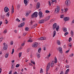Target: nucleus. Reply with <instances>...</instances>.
Wrapping results in <instances>:
<instances>
[{
  "label": "nucleus",
  "instance_id": "f257e3e1",
  "mask_svg": "<svg viewBox=\"0 0 74 74\" xmlns=\"http://www.w3.org/2000/svg\"><path fill=\"white\" fill-rule=\"evenodd\" d=\"M38 12H35L32 15L31 17H32V18H34V17L37 18V16H38Z\"/></svg>",
  "mask_w": 74,
  "mask_h": 74
},
{
  "label": "nucleus",
  "instance_id": "f03ea898",
  "mask_svg": "<svg viewBox=\"0 0 74 74\" xmlns=\"http://www.w3.org/2000/svg\"><path fill=\"white\" fill-rule=\"evenodd\" d=\"M60 11V8H59V6H57V8L55 10V12H56V14H59V11Z\"/></svg>",
  "mask_w": 74,
  "mask_h": 74
},
{
  "label": "nucleus",
  "instance_id": "7ed1b4c3",
  "mask_svg": "<svg viewBox=\"0 0 74 74\" xmlns=\"http://www.w3.org/2000/svg\"><path fill=\"white\" fill-rule=\"evenodd\" d=\"M65 4L67 6H69L71 4L70 1L69 0H67L65 2Z\"/></svg>",
  "mask_w": 74,
  "mask_h": 74
},
{
  "label": "nucleus",
  "instance_id": "20e7f679",
  "mask_svg": "<svg viewBox=\"0 0 74 74\" xmlns=\"http://www.w3.org/2000/svg\"><path fill=\"white\" fill-rule=\"evenodd\" d=\"M50 66H51V63H49L47 66V67H46V72H47L49 70V68H50Z\"/></svg>",
  "mask_w": 74,
  "mask_h": 74
},
{
  "label": "nucleus",
  "instance_id": "39448f33",
  "mask_svg": "<svg viewBox=\"0 0 74 74\" xmlns=\"http://www.w3.org/2000/svg\"><path fill=\"white\" fill-rule=\"evenodd\" d=\"M37 46H38V43L36 42L33 45L32 47L33 48H34V47L36 48V47H37Z\"/></svg>",
  "mask_w": 74,
  "mask_h": 74
},
{
  "label": "nucleus",
  "instance_id": "423d86ee",
  "mask_svg": "<svg viewBox=\"0 0 74 74\" xmlns=\"http://www.w3.org/2000/svg\"><path fill=\"white\" fill-rule=\"evenodd\" d=\"M9 11V8L8 7H6L4 8V11L5 12H7Z\"/></svg>",
  "mask_w": 74,
  "mask_h": 74
},
{
  "label": "nucleus",
  "instance_id": "0eeeda50",
  "mask_svg": "<svg viewBox=\"0 0 74 74\" xmlns=\"http://www.w3.org/2000/svg\"><path fill=\"white\" fill-rule=\"evenodd\" d=\"M57 24L56 23H54L53 25V30H55L57 27Z\"/></svg>",
  "mask_w": 74,
  "mask_h": 74
},
{
  "label": "nucleus",
  "instance_id": "6e6552de",
  "mask_svg": "<svg viewBox=\"0 0 74 74\" xmlns=\"http://www.w3.org/2000/svg\"><path fill=\"white\" fill-rule=\"evenodd\" d=\"M47 38L46 37H41L39 38H38V40H45Z\"/></svg>",
  "mask_w": 74,
  "mask_h": 74
},
{
  "label": "nucleus",
  "instance_id": "1a4fd4ad",
  "mask_svg": "<svg viewBox=\"0 0 74 74\" xmlns=\"http://www.w3.org/2000/svg\"><path fill=\"white\" fill-rule=\"evenodd\" d=\"M64 21H69V17H65L64 18Z\"/></svg>",
  "mask_w": 74,
  "mask_h": 74
},
{
  "label": "nucleus",
  "instance_id": "9d476101",
  "mask_svg": "<svg viewBox=\"0 0 74 74\" xmlns=\"http://www.w3.org/2000/svg\"><path fill=\"white\" fill-rule=\"evenodd\" d=\"M8 48V45L7 44H6L4 46L3 49L4 50H7Z\"/></svg>",
  "mask_w": 74,
  "mask_h": 74
},
{
  "label": "nucleus",
  "instance_id": "9b49d317",
  "mask_svg": "<svg viewBox=\"0 0 74 74\" xmlns=\"http://www.w3.org/2000/svg\"><path fill=\"white\" fill-rule=\"evenodd\" d=\"M50 17L51 16H48L45 19V21H48L49 19V18H50Z\"/></svg>",
  "mask_w": 74,
  "mask_h": 74
},
{
  "label": "nucleus",
  "instance_id": "f8f14e48",
  "mask_svg": "<svg viewBox=\"0 0 74 74\" xmlns=\"http://www.w3.org/2000/svg\"><path fill=\"white\" fill-rule=\"evenodd\" d=\"M42 12L40 11L38 13V15H39L40 18H41L42 16Z\"/></svg>",
  "mask_w": 74,
  "mask_h": 74
},
{
  "label": "nucleus",
  "instance_id": "ddd939ff",
  "mask_svg": "<svg viewBox=\"0 0 74 74\" xmlns=\"http://www.w3.org/2000/svg\"><path fill=\"white\" fill-rule=\"evenodd\" d=\"M36 8L37 9H38V8H39L40 7V4L39 2H38L36 4Z\"/></svg>",
  "mask_w": 74,
  "mask_h": 74
},
{
  "label": "nucleus",
  "instance_id": "4468645a",
  "mask_svg": "<svg viewBox=\"0 0 74 74\" xmlns=\"http://www.w3.org/2000/svg\"><path fill=\"white\" fill-rule=\"evenodd\" d=\"M44 21H45L44 19H42L39 21L38 23H44Z\"/></svg>",
  "mask_w": 74,
  "mask_h": 74
},
{
  "label": "nucleus",
  "instance_id": "2eb2a0df",
  "mask_svg": "<svg viewBox=\"0 0 74 74\" xmlns=\"http://www.w3.org/2000/svg\"><path fill=\"white\" fill-rule=\"evenodd\" d=\"M25 25V23H23L21 24L20 25L18 26V27H22Z\"/></svg>",
  "mask_w": 74,
  "mask_h": 74
},
{
  "label": "nucleus",
  "instance_id": "dca6fc26",
  "mask_svg": "<svg viewBox=\"0 0 74 74\" xmlns=\"http://www.w3.org/2000/svg\"><path fill=\"white\" fill-rule=\"evenodd\" d=\"M58 50L60 53H63V50H62V48L60 47H59L58 48Z\"/></svg>",
  "mask_w": 74,
  "mask_h": 74
},
{
  "label": "nucleus",
  "instance_id": "f3484780",
  "mask_svg": "<svg viewBox=\"0 0 74 74\" xmlns=\"http://www.w3.org/2000/svg\"><path fill=\"white\" fill-rule=\"evenodd\" d=\"M14 12V6L12 5V11H11V14H12Z\"/></svg>",
  "mask_w": 74,
  "mask_h": 74
},
{
  "label": "nucleus",
  "instance_id": "a211bd4d",
  "mask_svg": "<svg viewBox=\"0 0 74 74\" xmlns=\"http://www.w3.org/2000/svg\"><path fill=\"white\" fill-rule=\"evenodd\" d=\"M24 4H25V6H26V5H27V4H26L27 3V0H24Z\"/></svg>",
  "mask_w": 74,
  "mask_h": 74
},
{
  "label": "nucleus",
  "instance_id": "6ab92c4d",
  "mask_svg": "<svg viewBox=\"0 0 74 74\" xmlns=\"http://www.w3.org/2000/svg\"><path fill=\"white\" fill-rule=\"evenodd\" d=\"M53 37H55V35H56V30H54L53 32Z\"/></svg>",
  "mask_w": 74,
  "mask_h": 74
},
{
  "label": "nucleus",
  "instance_id": "aec40b11",
  "mask_svg": "<svg viewBox=\"0 0 74 74\" xmlns=\"http://www.w3.org/2000/svg\"><path fill=\"white\" fill-rule=\"evenodd\" d=\"M21 7V5L18 4V5L17 6V8L18 10H19V8H20V7Z\"/></svg>",
  "mask_w": 74,
  "mask_h": 74
},
{
  "label": "nucleus",
  "instance_id": "412c9836",
  "mask_svg": "<svg viewBox=\"0 0 74 74\" xmlns=\"http://www.w3.org/2000/svg\"><path fill=\"white\" fill-rule=\"evenodd\" d=\"M8 55H9V54L8 53H7L5 56V58H7L8 57Z\"/></svg>",
  "mask_w": 74,
  "mask_h": 74
},
{
  "label": "nucleus",
  "instance_id": "4be33fe9",
  "mask_svg": "<svg viewBox=\"0 0 74 74\" xmlns=\"http://www.w3.org/2000/svg\"><path fill=\"white\" fill-rule=\"evenodd\" d=\"M63 30L65 32H67V28L66 27H64L63 28Z\"/></svg>",
  "mask_w": 74,
  "mask_h": 74
},
{
  "label": "nucleus",
  "instance_id": "5701e85b",
  "mask_svg": "<svg viewBox=\"0 0 74 74\" xmlns=\"http://www.w3.org/2000/svg\"><path fill=\"white\" fill-rule=\"evenodd\" d=\"M57 44L58 45H60V41L58 40L57 41Z\"/></svg>",
  "mask_w": 74,
  "mask_h": 74
},
{
  "label": "nucleus",
  "instance_id": "b1692460",
  "mask_svg": "<svg viewBox=\"0 0 74 74\" xmlns=\"http://www.w3.org/2000/svg\"><path fill=\"white\" fill-rule=\"evenodd\" d=\"M3 40V37H2L0 38V42H1Z\"/></svg>",
  "mask_w": 74,
  "mask_h": 74
},
{
  "label": "nucleus",
  "instance_id": "393cba45",
  "mask_svg": "<svg viewBox=\"0 0 74 74\" xmlns=\"http://www.w3.org/2000/svg\"><path fill=\"white\" fill-rule=\"evenodd\" d=\"M40 73H44V71H43V70L42 68H41L40 71Z\"/></svg>",
  "mask_w": 74,
  "mask_h": 74
},
{
  "label": "nucleus",
  "instance_id": "a878e982",
  "mask_svg": "<svg viewBox=\"0 0 74 74\" xmlns=\"http://www.w3.org/2000/svg\"><path fill=\"white\" fill-rule=\"evenodd\" d=\"M59 26H58L56 28V30L57 32L59 30Z\"/></svg>",
  "mask_w": 74,
  "mask_h": 74
},
{
  "label": "nucleus",
  "instance_id": "bb28decb",
  "mask_svg": "<svg viewBox=\"0 0 74 74\" xmlns=\"http://www.w3.org/2000/svg\"><path fill=\"white\" fill-rule=\"evenodd\" d=\"M27 42H33V40L32 39H29L27 41Z\"/></svg>",
  "mask_w": 74,
  "mask_h": 74
},
{
  "label": "nucleus",
  "instance_id": "cd10ccee",
  "mask_svg": "<svg viewBox=\"0 0 74 74\" xmlns=\"http://www.w3.org/2000/svg\"><path fill=\"white\" fill-rule=\"evenodd\" d=\"M54 60V62H55V63H56L58 62L57 61V58L56 57L55 58Z\"/></svg>",
  "mask_w": 74,
  "mask_h": 74
},
{
  "label": "nucleus",
  "instance_id": "c85d7f7f",
  "mask_svg": "<svg viewBox=\"0 0 74 74\" xmlns=\"http://www.w3.org/2000/svg\"><path fill=\"white\" fill-rule=\"evenodd\" d=\"M29 28H28V27H25V31H27L28 30H29Z\"/></svg>",
  "mask_w": 74,
  "mask_h": 74
},
{
  "label": "nucleus",
  "instance_id": "c756f323",
  "mask_svg": "<svg viewBox=\"0 0 74 74\" xmlns=\"http://www.w3.org/2000/svg\"><path fill=\"white\" fill-rule=\"evenodd\" d=\"M21 56H22V52H20L19 53V58H21Z\"/></svg>",
  "mask_w": 74,
  "mask_h": 74
},
{
  "label": "nucleus",
  "instance_id": "7c9ffc66",
  "mask_svg": "<svg viewBox=\"0 0 74 74\" xmlns=\"http://www.w3.org/2000/svg\"><path fill=\"white\" fill-rule=\"evenodd\" d=\"M6 16L8 17L10 16V12H8L7 13V14L6 15Z\"/></svg>",
  "mask_w": 74,
  "mask_h": 74
},
{
  "label": "nucleus",
  "instance_id": "2f4dec72",
  "mask_svg": "<svg viewBox=\"0 0 74 74\" xmlns=\"http://www.w3.org/2000/svg\"><path fill=\"white\" fill-rule=\"evenodd\" d=\"M72 38H71V37L69 38V42H71V41H72Z\"/></svg>",
  "mask_w": 74,
  "mask_h": 74
},
{
  "label": "nucleus",
  "instance_id": "473e14b6",
  "mask_svg": "<svg viewBox=\"0 0 74 74\" xmlns=\"http://www.w3.org/2000/svg\"><path fill=\"white\" fill-rule=\"evenodd\" d=\"M37 57L38 58H40V54H38Z\"/></svg>",
  "mask_w": 74,
  "mask_h": 74
},
{
  "label": "nucleus",
  "instance_id": "72a5a7b5",
  "mask_svg": "<svg viewBox=\"0 0 74 74\" xmlns=\"http://www.w3.org/2000/svg\"><path fill=\"white\" fill-rule=\"evenodd\" d=\"M41 48H39V49H38V52L39 53H40V52H41Z\"/></svg>",
  "mask_w": 74,
  "mask_h": 74
},
{
  "label": "nucleus",
  "instance_id": "f704fd0d",
  "mask_svg": "<svg viewBox=\"0 0 74 74\" xmlns=\"http://www.w3.org/2000/svg\"><path fill=\"white\" fill-rule=\"evenodd\" d=\"M51 54L50 53H49V55L47 57V59H48V58H49V57H50V56H51Z\"/></svg>",
  "mask_w": 74,
  "mask_h": 74
},
{
  "label": "nucleus",
  "instance_id": "c9c22d12",
  "mask_svg": "<svg viewBox=\"0 0 74 74\" xmlns=\"http://www.w3.org/2000/svg\"><path fill=\"white\" fill-rule=\"evenodd\" d=\"M33 60H31V62L32 63H33V64H35V62H34L32 61Z\"/></svg>",
  "mask_w": 74,
  "mask_h": 74
},
{
  "label": "nucleus",
  "instance_id": "e433bc0d",
  "mask_svg": "<svg viewBox=\"0 0 74 74\" xmlns=\"http://www.w3.org/2000/svg\"><path fill=\"white\" fill-rule=\"evenodd\" d=\"M55 62L54 61H53L51 63L53 64V65L54 66H55Z\"/></svg>",
  "mask_w": 74,
  "mask_h": 74
},
{
  "label": "nucleus",
  "instance_id": "4c0bfd02",
  "mask_svg": "<svg viewBox=\"0 0 74 74\" xmlns=\"http://www.w3.org/2000/svg\"><path fill=\"white\" fill-rule=\"evenodd\" d=\"M19 65H20L19 64H17L16 66V67H19Z\"/></svg>",
  "mask_w": 74,
  "mask_h": 74
},
{
  "label": "nucleus",
  "instance_id": "58836bf2",
  "mask_svg": "<svg viewBox=\"0 0 74 74\" xmlns=\"http://www.w3.org/2000/svg\"><path fill=\"white\" fill-rule=\"evenodd\" d=\"M64 15H62L60 16V18H64Z\"/></svg>",
  "mask_w": 74,
  "mask_h": 74
},
{
  "label": "nucleus",
  "instance_id": "ea45409f",
  "mask_svg": "<svg viewBox=\"0 0 74 74\" xmlns=\"http://www.w3.org/2000/svg\"><path fill=\"white\" fill-rule=\"evenodd\" d=\"M67 10H68V9L66 8L64 9V12H66V11H67Z\"/></svg>",
  "mask_w": 74,
  "mask_h": 74
},
{
  "label": "nucleus",
  "instance_id": "a19ab883",
  "mask_svg": "<svg viewBox=\"0 0 74 74\" xmlns=\"http://www.w3.org/2000/svg\"><path fill=\"white\" fill-rule=\"evenodd\" d=\"M68 46L69 47H72V45H71V44L70 43L69 44Z\"/></svg>",
  "mask_w": 74,
  "mask_h": 74
},
{
  "label": "nucleus",
  "instance_id": "79ce46f5",
  "mask_svg": "<svg viewBox=\"0 0 74 74\" xmlns=\"http://www.w3.org/2000/svg\"><path fill=\"white\" fill-rule=\"evenodd\" d=\"M73 53H72L69 56V57H72V56H73Z\"/></svg>",
  "mask_w": 74,
  "mask_h": 74
},
{
  "label": "nucleus",
  "instance_id": "37998d69",
  "mask_svg": "<svg viewBox=\"0 0 74 74\" xmlns=\"http://www.w3.org/2000/svg\"><path fill=\"white\" fill-rule=\"evenodd\" d=\"M14 52V49H13L12 50V52L11 53V54H13Z\"/></svg>",
  "mask_w": 74,
  "mask_h": 74
},
{
  "label": "nucleus",
  "instance_id": "c03bdc74",
  "mask_svg": "<svg viewBox=\"0 0 74 74\" xmlns=\"http://www.w3.org/2000/svg\"><path fill=\"white\" fill-rule=\"evenodd\" d=\"M10 45H13V44H14V42H13V41H11V42L10 43Z\"/></svg>",
  "mask_w": 74,
  "mask_h": 74
},
{
  "label": "nucleus",
  "instance_id": "a18cd8bd",
  "mask_svg": "<svg viewBox=\"0 0 74 74\" xmlns=\"http://www.w3.org/2000/svg\"><path fill=\"white\" fill-rule=\"evenodd\" d=\"M69 34L68 32H66L65 34H64V36H66L68 34Z\"/></svg>",
  "mask_w": 74,
  "mask_h": 74
},
{
  "label": "nucleus",
  "instance_id": "49530a36",
  "mask_svg": "<svg viewBox=\"0 0 74 74\" xmlns=\"http://www.w3.org/2000/svg\"><path fill=\"white\" fill-rule=\"evenodd\" d=\"M26 16H29V13H27L25 15Z\"/></svg>",
  "mask_w": 74,
  "mask_h": 74
},
{
  "label": "nucleus",
  "instance_id": "de8ad7c7",
  "mask_svg": "<svg viewBox=\"0 0 74 74\" xmlns=\"http://www.w3.org/2000/svg\"><path fill=\"white\" fill-rule=\"evenodd\" d=\"M12 70H11V71H10L9 72V74H12Z\"/></svg>",
  "mask_w": 74,
  "mask_h": 74
},
{
  "label": "nucleus",
  "instance_id": "09e8293b",
  "mask_svg": "<svg viewBox=\"0 0 74 74\" xmlns=\"http://www.w3.org/2000/svg\"><path fill=\"white\" fill-rule=\"evenodd\" d=\"M33 23V21L32 20H31V22H30V23H31V25H32Z\"/></svg>",
  "mask_w": 74,
  "mask_h": 74
},
{
  "label": "nucleus",
  "instance_id": "8fccbe9b",
  "mask_svg": "<svg viewBox=\"0 0 74 74\" xmlns=\"http://www.w3.org/2000/svg\"><path fill=\"white\" fill-rule=\"evenodd\" d=\"M16 21H17V22H20V20H19L18 18H17L16 19Z\"/></svg>",
  "mask_w": 74,
  "mask_h": 74
},
{
  "label": "nucleus",
  "instance_id": "3c124183",
  "mask_svg": "<svg viewBox=\"0 0 74 74\" xmlns=\"http://www.w3.org/2000/svg\"><path fill=\"white\" fill-rule=\"evenodd\" d=\"M50 12L49 11H48V10H46V13H49Z\"/></svg>",
  "mask_w": 74,
  "mask_h": 74
},
{
  "label": "nucleus",
  "instance_id": "603ef678",
  "mask_svg": "<svg viewBox=\"0 0 74 74\" xmlns=\"http://www.w3.org/2000/svg\"><path fill=\"white\" fill-rule=\"evenodd\" d=\"M7 29H5L4 30V32L5 33V34L7 33Z\"/></svg>",
  "mask_w": 74,
  "mask_h": 74
},
{
  "label": "nucleus",
  "instance_id": "864d4df0",
  "mask_svg": "<svg viewBox=\"0 0 74 74\" xmlns=\"http://www.w3.org/2000/svg\"><path fill=\"white\" fill-rule=\"evenodd\" d=\"M29 51H30V49H29V48L28 49L27 51V52H29Z\"/></svg>",
  "mask_w": 74,
  "mask_h": 74
},
{
  "label": "nucleus",
  "instance_id": "5fc2aeb1",
  "mask_svg": "<svg viewBox=\"0 0 74 74\" xmlns=\"http://www.w3.org/2000/svg\"><path fill=\"white\" fill-rule=\"evenodd\" d=\"M34 27H36V26H37V24H35L34 25Z\"/></svg>",
  "mask_w": 74,
  "mask_h": 74
},
{
  "label": "nucleus",
  "instance_id": "6e6d98bb",
  "mask_svg": "<svg viewBox=\"0 0 74 74\" xmlns=\"http://www.w3.org/2000/svg\"><path fill=\"white\" fill-rule=\"evenodd\" d=\"M69 69H68L66 71V72H67V73H68L69 72Z\"/></svg>",
  "mask_w": 74,
  "mask_h": 74
},
{
  "label": "nucleus",
  "instance_id": "4d7b16f0",
  "mask_svg": "<svg viewBox=\"0 0 74 74\" xmlns=\"http://www.w3.org/2000/svg\"><path fill=\"white\" fill-rule=\"evenodd\" d=\"M54 21V20L53 19H52L51 20H50V22H53Z\"/></svg>",
  "mask_w": 74,
  "mask_h": 74
},
{
  "label": "nucleus",
  "instance_id": "13d9d810",
  "mask_svg": "<svg viewBox=\"0 0 74 74\" xmlns=\"http://www.w3.org/2000/svg\"><path fill=\"white\" fill-rule=\"evenodd\" d=\"M69 51H70V50H68L66 51V53H68V52H69Z\"/></svg>",
  "mask_w": 74,
  "mask_h": 74
},
{
  "label": "nucleus",
  "instance_id": "bf43d9fd",
  "mask_svg": "<svg viewBox=\"0 0 74 74\" xmlns=\"http://www.w3.org/2000/svg\"><path fill=\"white\" fill-rule=\"evenodd\" d=\"M49 4L50 6H51V2H50V1H49Z\"/></svg>",
  "mask_w": 74,
  "mask_h": 74
},
{
  "label": "nucleus",
  "instance_id": "052dcab7",
  "mask_svg": "<svg viewBox=\"0 0 74 74\" xmlns=\"http://www.w3.org/2000/svg\"><path fill=\"white\" fill-rule=\"evenodd\" d=\"M11 69H14V66H13V65L12 66V67H11Z\"/></svg>",
  "mask_w": 74,
  "mask_h": 74
},
{
  "label": "nucleus",
  "instance_id": "680f3d73",
  "mask_svg": "<svg viewBox=\"0 0 74 74\" xmlns=\"http://www.w3.org/2000/svg\"><path fill=\"white\" fill-rule=\"evenodd\" d=\"M66 68H69V65H67L66 66Z\"/></svg>",
  "mask_w": 74,
  "mask_h": 74
},
{
  "label": "nucleus",
  "instance_id": "e2e57ef3",
  "mask_svg": "<svg viewBox=\"0 0 74 74\" xmlns=\"http://www.w3.org/2000/svg\"><path fill=\"white\" fill-rule=\"evenodd\" d=\"M51 67H53V66H53V64H52V63L51 64Z\"/></svg>",
  "mask_w": 74,
  "mask_h": 74
},
{
  "label": "nucleus",
  "instance_id": "0e129e2a",
  "mask_svg": "<svg viewBox=\"0 0 74 74\" xmlns=\"http://www.w3.org/2000/svg\"><path fill=\"white\" fill-rule=\"evenodd\" d=\"M51 1L52 3H53V2H55V0H52Z\"/></svg>",
  "mask_w": 74,
  "mask_h": 74
},
{
  "label": "nucleus",
  "instance_id": "69168bd1",
  "mask_svg": "<svg viewBox=\"0 0 74 74\" xmlns=\"http://www.w3.org/2000/svg\"><path fill=\"white\" fill-rule=\"evenodd\" d=\"M64 73H63V72L62 71L61 72V73H60V74H64Z\"/></svg>",
  "mask_w": 74,
  "mask_h": 74
},
{
  "label": "nucleus",
  "instance_id": "338daca9",
  "mask_svg": "<svg viewBox=\"0 0 74 74\" xmlns=\"http://www.w3.org/2000/svg\"><path fill=\"white\" fill-rule=\"evenodd\" d=\"M71 36L72 37H73V34L71 33Z\"/></svg>",
  "mask_w": 74,
  "mask_h": 74
},
{
  "label": "nucleus",
  "instance_id": "774afa93",
  "mask_svg": "<svg viewBox=\"0 0 74 74\" xmlns=\"http://www.w3.org/2000/svg\"><path fill=\"white\" fill-rule=\"evenodd\" d=\"M68 74V72H66V71L65 73L64 74Z\"/></svg>",
  "mask_w": 74,
  "mask_h": 74
}]
</instances>
